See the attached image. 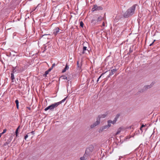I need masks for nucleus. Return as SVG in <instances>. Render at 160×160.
I'll return each instance as SVG.
<instances>
[{
    "mask_svg": "<svg viewBox=\"0 0 160 160\" xmlns=\"http://www.w3.org/2000/svg\"><path fill=\"white\" fill-rule=\"evenodd\" d=\"M136 8L135 5L132 6V7L128 9L123 14V17L127 18L133 15L135 12Z\"/></svg>",
    "mask_w": 160,
    "mask_h": 160,
    "instance_id": "1",
    "label": "nucleus"
},
{
    "mask_svg": "<svg viewBox=\"0 0 160 160\" xmlns=\"http://www.w3.org/2000/svg\"><path fill=\"white\" fill-rule=\"evenodd\" d=\"M102 8L100 6H98L96 5H95L93 6V8L92 9V12L94 11H99L102 9Z\"/></svg>",
    "mask_w": 160,
    "mask_h": 160,
    "instance_id": "2",
    "label": "nucleus"
},
{
    "mask_svg": "<svg viewBox=\"0 0 160 160\" xmlns=\"http://www.w3.org/2000/svg\"><path fill=\"white\" fill-rule=\"evenodd\" d=\"M109 128L107 125H105L104 126H103L101 127L98 130V132H101L103 131H105L108 129Z\"/></svg>",
    "mask_w": 160,
    "mask_h": 160,
    "instance_id": "3",
    "label": "nucleus"
},
{
    "mask_svg": "<svg viewBox=\"0 0 160 160\" xmlns=\"http://www.w3.org/2000/svg\"><path fill=\"white\" fill-rule=\"evenodd\" d=\"M93 147L92 146H90L88 148L86 149L85 152L86 153H89L90 154V152H92L93 150Z\"/></svg>",
    "mask_w": 160,
    "mask_h": 160,
    "instance_id": "4",
    "label": "nucleus"
},
{
    "mask_svg": "<svg viewBox=\"0 0 160 160\" xmlns=\"http://www.w3.org/2000/svg\"><path fill=\"white\" fill-rule=\"evenodd\" d=\"M59 105V102H55L53 104L50 105L51 110H52L55 108L57 107Z\"/></svg>",
    "mask_w": 160,
    "mask_h": 160,
    "instance_id": "5",
    "label": "nucleus"
},
{
    "mask_svg": "<svg viewBox=\"0 0 160 160\" xmlns=\"http://www.w3.org/2000/svg\"><path fill=\"white\" fill-rule=\"evenodd\" d=\"M60 29L58 27H57L53 30V34L54 36H56L57 34L59 33Z\"/></svg>",
    "mask_w": 160,
    "mask_h": 160,
    "instance_id": "6",
    "label": "nucleus"
},
{
    "mask_svg": "<svg viewBox=\"0 0 160 160\" xmlns=\"http://www.w3.org/2000/svg\"><path fill=\"white\" fill-rule=\"evenodd\" d=\"M89 155V153H86L85 152V153L84 154L83 157L80 158L81 160H86L88 158V156Z\"/></svg>",
    "mask_w": 160,
    "mask_h": 160,
    "instance_id": "7",
    "label": "nucleus"
},
{
    "mask_svg": "<svg viewBox=\"0 0 160 160\" xmlns=\"http://www.w3.org/2000/svg\"><path fill=\"white\" fill-rule=\"evenodd\" d=\"M108 114V113L107 112H106L104 114H101L99 115L98 118H99L100 120V118H105L107 116Z\"/></svg>",
    "mask_w": 160,
    "mask_h": 160,
    "instance_id": "8",
    "label": "nucleus"
},
{
    "mask_svg": "<svg viewBox=\"0 0 160 160\" xmlns=\"http://www.w3.org/2000/svg\"><path fill=\"white\" fill-rule=\"evenodd\" d=\"M82 54L87 53H89L88 50L87 49V47L86 46H83V48Z\"/></svg>",
    "mask_w": 160,
    "mask_h": 160,
    "instance_id": "9",
    "label": "nucleus"
},
{
    "mask_svg": "<svg viewBox=\"0 0 160 160\" xmlns=\"http://www.w3.org/2000/svg\"><path fill=\"white\" fill-rule=\"evenodd\" d=\"M117 71V69L116 68L112 69L110 72V73L108 76V77H110V76L113 75Z\"/></svg>",
    "mask_w": 160,
    "mask_h": 160,
    "instance_id": "10",
    "label": "nucleus"
},
{
    "mask_svg": "<svg viewBox=\"0 0 160 160\" xmlns=\"http://www.w3.org/2000/svg\"><path fill=\"white\" fill-rule=\"evenodd\" d=\"M100 120L99 118H97V121L96 122H94L93 124L96 125V126H97L98 125H99L100 124Z\"/></svg>",
    "mask_w": 160,
    "mask_h": 160,
    "instance_id": "11",
    "label": "nucleus"
},
{
    "mask_svg": "<svg viewBox=\"0 0 160 160\" xmlns=\"http://www.w3.org/2000/svg\"><path fill=\"white\" fill-rule=\"evenodd\" d=\"M69 68V66L67 65H66L64 68L62 70V72H64L66 71V70L68 69Z\"/></svg>",
    "mask_w": 160,
    "mask_h": 160,
    "instance_id": "12",
    "label": "nucleus"
},
{
    "mask_svg": "<svg viewBox=\"0 0 160 160\" xmlns=\"http://www.w3.org/2000/svg\"><path fill=\"white\" fill-rule=\"evenodd\" d=\"M11 80L12 81V82H13L14 81L15 78L14 77V73H11Z\"/></svg>",
    "mask_w": 160,
    "mask_h": 160,
    "instance_id": "13",
    "label": "nucleus"
},
{
    "mask_svg": "<svg viewBox=\"0 0 160 160\" xmlns=\"http://www.w3.org/2000/svg\"><path fill=\"white\" fill-rule=\"evenodd\" d=\"M120 116V114H117L115 116V118H114V120L115 121H116V122H117V121L118 120V118H119Z\"/></svg>",
    "mask_w": 160,
    "mask_h": 160,
    "instance_id": "14",
    "label": "nucleus"
},
{
    "mask_svg": "<svg viewBox=\"0 0 160 160\" xmlns=\"http://www.w3.org/2000/svg\"><path fill=\"white\" fill-rule=\"evenodd\" d=\"M108 124L107 125L108 126V128H109L111 126V123L110 122V120H108L107 121Z\"/></svg>",
    "mask_w": 160,
    "mask_h": 160,
    "instance_id": "15",
    "label": "nucleus"
},
{
    "mask_svg": "<svg viewBox=\"0 0 160 160\" xmlns=\"http://www.w3.org/2000/svg\"><path fill=\"white\" fill-rule=\"evenodd\" d=\"M11 142V140H8L4 144V146H7Z\"/></svg>",
    "mask_w": 160,
    "mask_h": 160,
    "instance_id": "16",
    "label": "nucleus"
},
{
    "mask_svg": "<svg viewBox=\"0 0 160 160\" xmlns=\"http://www.w3.org/2000/svg\"><path fill=\"white\" fill-rule=\"evenodd\" d=\"M103 19V17L101 16L99 17L97 20V22L101 21Z\"/></svg>",
    "mask_w": 160,
    "mask_h": 160,
    "instance_id": "17",
    "label": "nucleus"
},
{
    "mask_svg": "<svg viewBox=\"0 0 160 160\" xmlns=\"http://www.w3.org/2000/svg\"><path fill=\"white\" fill-rule=\"evenodd\" d=\"M17 67H13L12 72V73H14L15 72H16V68Z\"/></svg>",
    "mask_w": 160,
    "mask_h": 160,
    "instance_id": "18",
    "label": "nucleus"
},
{
    "mask_svg": "<svg viewBox=\"0 0 160 160\" xmlns=\"http://www.w3.org/2000/svg\"><path fill=\"white\" fill-rule=\"evenodd\" d=\"M121 130H122V128H119L118 130H117V132L116 133V134H118L121 131Z\"/></svg>",
    "mask_w": 160,
    "mask_h": 160,
    "instance_id": "19",
    "label": "nucleus"
},
{
    "mask_svg": "<svg viewBox=\"0 0 160 160\" xmlns=\"http://www.w3.org/2000/svg\"><path fill=\"white\" fill-rule=\"evenodd\" d=\"M152 85L151 84L150 85H146L145 87V88H146L147 89H149L152 86Z\"/></svg>",
    "mask_w": 160,
    "mask_h": 160,
    "instance_id": "20",
    "label": "nucleus"
},
{
    "mask_svg": "<svg viewBox=\"0 0 160 160\" xmlns=\"http://www.w3.org/2000/svg\"><path fill=\"white\" fill-rule=\"evenodd\" d=\"M67 97L65 98L64 99L62 100L60 102H59V105L61 104L62 103L64 102L66 100Z\"/></svg>",
    "mask_w": 160,
    "mask_h": 160,
    "instance_id": "21",
    "label": "nucleus"
},
{
    "mask_svg": "<svg viewBox=\"0 0 160 160\" xmlns=\"http://www.w3.org/2000/svg\"><path fill=\"white\" fill-rule=\"evenodd\" d=\"M20 127V126H18V128L16 129L15 132H16V136L17 137L18 135V129Z\"/></svg>",
    "mask_w": 160,
    "mask_h": 160,
    "instance_id": "22",
    "label": "nucleus"
},
{
    "mask_svg": "<svg viewBox=\"0 0 160 160\" xmlns=\"http://www.w3.org/2000/svg\"><path fill=\"white\" fill-rule=\"evenodd\" d=\"M63 79H66L68 81H69L70 79L69 78H68L67 77L65 76H64L63 77Z\"/></svg>",
    "mask_w": 160,
    "mask_h": 160,
    "instance_id": "23",
    "label": "nucleus"
},
{
    "mask_svg": "<svg viewBox=\"0 0 160 160\" xmlns=\"http://www.w3.org/2000/svg\"><path fill=\"white\" fill-rule=\"evenodd\" d=\"M48 109H50L51 110L50 106H48V107L46 108H45L44 110L45 111H47V110H48Z\"/></svg>",
    "mask_w": 160,
    "mask_h": 160,
    "instance_id": "24",
    "label": "nucleus"
},
{
    "mask_svg": "<svg viewBox=\"0 0 160 160\" xmlns=\"http://www.w3.org/2000/svg\"><path fill=\"white\" fill-rule=\"evenodd\" d=\"M110 122L112 124H114L116 123V122L113 120V121L110 120Z\"/></svg>",
    "mask_w": 160,
    "mask_h": 160,
    "instance_id": "25",
    "label": "nucleus"
},
{
    "mask_svg": "<svg viewBox=\"0 0 160 160\" xmlns=\"http://www.w3.org/2000/svg\"><path fill=\"white\" fill-rule=\"evenodd\" d=\"M49 73V72H48V71H46L45 72V73L43 75L44 76H46Z\"/></svg>",
    "mask_w": 160,
    "mask_h": 160,
    "instance_id": "26",
    "label": "nucleus"
},
{
    "mask_svg": "<svg viewBox=\"0 0 160 160\" xmlns=\"http://www.w3.org/2000/svg\"><path fill=\"white\" fill-rule=\"evenodd\" d=\"M96 126V125H95L93 123L90 126V127L91 128H94Z\"/></svg>",
    "mask_w": 160,
    "mask_h": 160,
    "instance_id": "27",
    "label": "nucleus"
},
{
    "mask_svg": "<svg viewBox=\"0 0 160 160\" xmlns=\"http://www.w3.org/2000/svg\"><path fill=\"white\" fill-rule=\"evenodd\" d=\"M80 26H81L82 27H83V23L81 21L80 22Z\"/></svg>",
    "mask_w": 160,
    "mask_h": 160,
    "instance_id": "28",
    "label": "nucleus"
},
{
    "mask_svg": "<svg viewBox=\"0 0 160 160\" xmlns=\"http://www.w3.org/2000/svg\"><path fill=\"white\" fill-rule=\"evenodd\" d=\"M15 103H16V104H19V102H18V99H16L15 100Z\"/></svg>",
    "mask_w": 160,
    "mask_h": 160,
    "instance_id": "29",
    "label": "nucleus"
},
{
    "mask_svg": "<svg viewBox=\"0 0 160 160\" xmlns=\"http://www.w3.org/2000/svg\"><path fill=\"white\" fill-rule=\"evenodd\" d=\"M7 130L6 129H4L3 130V132L2 133V134H4V133H5V132H6Z\"/></svg>",
    "mask_w": 160,
    "mask_h": 160,
    "instance_id": "30",
    "label": "nucleus"
},
{
    "mask_svg": "<svg viewBox=\"0 0 160 160\" xmlns=\"http://www.w3.org/2000/svg\"><path fill=\"white\" fill-rule=\"evenodd\" d=\"M55 64L54 63L52 65V67H51V68L52 69L55 66Z\"/></svg>",
    "mask_w": 160,
    "mask_h": 160,
    "instance_id": "31",
    "label": "nucleus"
},
{
    "mask_svg": "<svg viewBox=\"0 0 160 160\" xmlns=\"http://www.w3.org/2000/svg\"><path fill=\"white\" fill-rule=\"evenodd\" d=\"M77 65L78 67V68H79L80 67V66H79V61H77Z\"/></svg>",
    "mask_w": 160,
    "mask_h": 160,
    "instance_id": "32",
    "label": "nucleus"
},
{
    "mask_svg": "<svg viewBox=\"0 0 160 160\" xmlns=\"http://www.w3.org/2000/svg\"><path fill=\"white\" fill-rule=\"evenodd\" d=\"M28 135H26L25 136V137H24V139L25 140H26V139L28 138Z\"/></svg>",
    "mask_w": 160,
    "mask_h": 160,
    "instance_id": "33",
    "label": "nucleus"
},
{
    "mask_svg": "<svg viewBox=\"0 0 160 160\" xmlns=\"http://www.w3.org/2000/svg\"><path fill=\"white\" fill-rule=\"evenodd\" d=\"M40 4H38V6H37V7L36 8H35L34 10H33V11H35L37 8L40 5Z\"/></svg>",
    "mask_w": 160,
    "mask_h": 160,
    "instance_id": "34",
    "label": "nucleus"
},
{
    "mask_svg": "<svg viewBox=\"0 0 160 160\" xmlns=\"http://www.w3.org/2000/svg\"><path fill=\"white\" fill-rule=\"evenodd\" d=\"M52 69L51 68H49L48 70H47V71H48V72H49L50 71H51V70Z\"/></svg>",
    "mask_w": 160,
    "mask_h": 160,
    "instance_id": "35",
    "label": "nucleus"
},
{
    "mask_svg": "<svg viewBox=\"0 0 160 160\" xmlns=\"http://www.w3.org/2000/svg\"><path fill=\"white\" fill-rule=\"evenodd\" d=\"M155 41V40H154L153 42L151 44H150L149 45L150 46H151L153 44V43L154 42V41Z\"/></svg>",
    "mask_w": 160,
    "mask_h": 160,
    "instance_id": "36",
    "label": "nucleus"
},
{
    "mask_svg": "<svg viewBox=\"0 0 160 160\" xmlns=\"http://www.w3.org/2000/svg\"><path fill=\"white\" fill-rule=\"evenodd\" d=\"M103 74V73L98 78V80H99V79L101 78L102 75Z\"/></svg>",
    "mask_w": 160,
    "mask_h": 160,
    "instance_id": "37",
    "label": "nucleus"
},
{
    "mask_svg": "<svg viewBox=\"0 0 160 160\" xmlns=\"http://www.w3.org/2000/svg\"><path fill=\"white\" fill-rule=\"evenodd\" d=\"M31 133H32V134H34V131H32L31 132Z\"/></svg>",
    "mask_w": 160,
    "mask_h": 160,
    "instance_id": "38",
    "label": "nucleus"
},
{
    "mask_svg": "<svg viewBox=\"0 0 160 160\" xmlns=\"http://www.w3.org/2000/svg\"><path fill=\"white\" fill-rule=\"evenodd\" d=\"M16 107H17V108L18 109V107H19V104H16Z\"/></svg>",
    "mask_w": 160,
    "mask_h": 160,
    "instance_id": "39",
    "label": "nucleus"
},
{
    "mask_svg": "<svg viewBox=\"0 0 160 160\" xmlns=\"http://www.w3.org/2000/svg\"><path fill=\"white\" fill-rule=\"evenodd\" d=\"M27 109H28L29 110H30V109H31V108L30 107H27Z\"/></svg>",
    "mask_w": 160,
    "mask_h": 160,
    "instance_id": "40",
    "label": "nucleus"
},
{
    "mask_svg": "<svg viewBox=\"0 0 160 160\" xmlns=\"http://www.w3.org/2000/svg\"><path fill=\"white\" fill-rule=\"evenodd\" d=\"M102 25L103 26H104V27L105 26V24L104 23V22H103L102 23Z\"/></svg>",
    "mask_w": 160,
    "mask_h": 160,
    "instance_id": "41",
    "label": "nucleus"
},
{
    "mask_svg": "<svg viewBox=\"0 0 160 160\" xmlns=\"http://www.w3.org/2000/svg\"><path fill=\"white\" fill-rule=\"evenodd\" d=\"M144 127H145V125L144 124H142L141 126V128H142Z\"/></svg>",
    "mask_w": 160,
    "mask_h": 160,
    "instance_id": "42",
    "label": "nucleus"
},
{
    "mask_svg": "<svg viewBox=\"0 0 160 160\" xmlns=\"http://www.w3.org/2000/svg\"><path fill=\"white\" fill-rule=\"evenodd\" d=\"M95 21V19H93L91 21V22H94Z\"/></svg>",
    "mask_w": 160,
    "mask_h": 160,
    "instance_id": "43",
    "label": "nucleus"
},
{
    "mask_svg": "<svg viewBox=\"0 0 160 160\" xmlns=\"http://www.w3.org/2000/svg\"><path fill=\"white\" fill-rule=\"evenodd\" d=\"M94 82V81L93 79L92 80L91 82V83H92Z\"/></svg>",
    "mask_w": 160,
    "mask_h": 160,
    "instance_id": "44",
    "label": "nucleus"
},
{
    "mask_svg": "<svg viewBox=\"0 0 160 160\" xmlns=\"http://www.w3.org/2000/svg\"><path fill=\"white\" fill-rule=\"evenodd\" d=\"M2 134V133H0V138L1 137Z\"/></svg>",
    "mask_w": 160,
    "mask_h": 160,
    "instance_id": "45",
    "label": "nucleus"
},
{
    "mask_svg": "<svg viewBox=\"0 0 160 160\" xmlns=\"http://www.w3.org/2000/svg\"><path fill=\"white\" fill-rule=\"evenodd\" d=\"M142 128H141V127L140 128V130L142 131Z\"/></svg>",
    "mask_w": 160,
    "mask_h": 160,
    "instance_id": "46",
    "label": "nucleus"
},
{
    "mask_svg": "<svg viewBox=\"0 0 160 160\" xmlns=\"http://www.w3.org/2000/svg\"><path fill=\"white\" fill-rule=\"evenodd\" d=\"M98 81H99V80H98H98H97V83H98Z\"/></svg>",
    "mask_w": 160,
    "mask_h": 160,
    "instance_id": "47",
    "label": "nucleus"
}]
</instances>
